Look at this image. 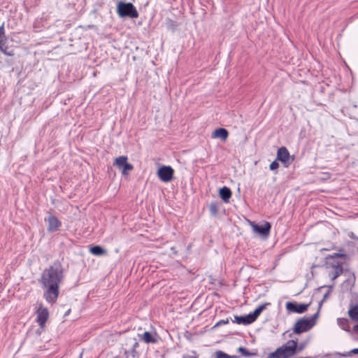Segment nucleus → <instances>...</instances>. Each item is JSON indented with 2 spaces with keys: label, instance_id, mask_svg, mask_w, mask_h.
Returning a JSON list of instances; mask_svg holds the SVG:
<instances>
[{
  "label": "nucleus",
  "instance_id": "obj_13",
  "mask_svg": "<svg viewBox=\"0 0 358 358\" xmlns=\"http://www.w3.org/2000/svg\"><path fill=\"white\" fill-rule=\"evenodd\" d=\"M48 222V231L49 232H54L59 229L62 226L60 220L55 215H50L45 220Z\"/></svg>",
  "mask_w": 358,
  "mask_h": 358
},
{
  "label": "nucleus",
  "instance_id": "obj_27",
  "mask_svg": "<svg viewBox=\"0 0 358 358\" xmlns=\"http://www.w3.org/2000/svg\"><path fill=\"white\" fill-rule=\"evenodd\" d=\"M352 354H357L358 355V348H354L346 354L343 355V356H350Z\"/></svg>",
  "mask_w": 358,
  "mask_h": 358
},
{
  "label": "nucleus",
  "instance_id": "obj_7",
  "mask_svg": "<svg viewBox=\"0 0 358 358\" xmlns=\"http://www.w3.org/2000/svg\"><path fill=\"white\" fill-rule=\"evenodd\" d=\"M174 170L170 166H162L157 170V176L164 182L172 180Z\"/></svg>",
  "mask_w": 358,
  "mask_h": 358
},
{
  "label": "nucleus",
  "instance_id": "obj_4",
  "mask_svg": "<svg viewBox=\"0 0 358 358\" xmlns=\"http://www.w3.org/2000/svg\"><path fill=\"white\" fill-rule=\"evenodd\" d=\"M117 13L121 17H129L131 18H137L138 17V13L136 7L129 2H119L117 6Z\"/></svg>",
  "mask_w": 358,
  "mask_h": 358
},
{
  "label": "nucleus",
  "instance_id": "obj_9",
  "mask_svg": "<svg viewBox=\"0 0 358 358\" xmlns=\"http://www.w3.org/2000/svg\"><path fill=\"white\" fill-rule=\"evenodd\" d=\"M250 226L254 232L260 234L263 237H268L270 234L271 225L268 222H264L262 226H259L255 222H251Z\"/></svg>",
  "mask_w": 358,
  "mask_h": 358
},
{
  "label": "nucleus",
  "instance_id": "obj_23",
  "mask_svg": "<svg viewBox=\"0 0 358 358\" xmlns=\"http://www.w3.org/2000/svg\"><path fill=\"white\" fill-rule=\"evenodd\" d=\"M238 352H240L242 354L243 356L246 357H252L255 355V353L248 352L246 348H243V347L238 348Z\"/></svg>",
  "mask_w": 358,
  "mask_h": 358
},
{
  "label": "nucleus",
  "instance_id": "obj_17",
  "mask_svg": "<svg viewBox=\"0 0 358 358\" xmlns=\"http://www.w3.org/2000/svg\"><path fill=\"white\" fill-rule=\"evenodd\" d=\"M348 314L352 321L358 322V304L351 305Z\"/></svg>",
  "mask_w": 358,
  "mask_h": 358
},
{
  "label": "nucleus",
  "instance_id": "obj_26",
  "mask_svg": "<svg viewBox=\"0 0 358 358\" xmlns=\"http://www.w3.org/2000/svg\"><path fill=\"white\" fill-rule=\"evenodd\" d=\"M279 167V164L277 161H273L271 163L269 168L271 170L273 171L277 169Z\"/></svg>",
  "mask_w": 358,
  "mask_h": 358
},
{
  "label": "nucleus",
  "instance_id": "obj_3",
  "mask_svg": "<svg viewBox=\"0 0 358 358\" xmlns=\"http://www.w3.org/2000/svg\"><path fill=\"white\" fill-rule=\"evenodd\" d=\"M270 304V303H265L262 304L259 306L252 313H250L245 316L235 315L234 320H233V322H236L238 324H250L254 322L262 313V312L265 310L266 307Z\"/></svg>",
  "mask_w": 358,
  "mask_h": 358
},
{
  "label": "nucleus",
  "instance_id": "obj_2",
  "mask_svg": "<svg viewBox=\"0 0 358 358\" xmlns=\"http://www.w3.org/2000/svg\"><path fill=\"white\" fill-rule=\"evenodd\" d=\"M319 313L320 308L313 316L297 320L294 324L293 331L296 334H300L310 330L315 324Z\"/></svg>",
  "mask_w": 358,
  "mask_h": 358
},
{
  "label": "nucleus",
  "instance_id": "obj_29",
  "mask_svg": "<svg viewBox=\"0 0 358 358\" xmlns=\"http://www.w3.org/2000/svg\"><path fill=\"white\" fill-rule=\"evenodd\" d=\"M342 266L341 263L337 262V263H333L331 264V267L333 268L334 270L337 269V266Z\"/></svg>",
  "mask_w": 358,
  "mask_h": 358
},
{
  "label": "nucleus",
  "instance_id": "obj_1",
  "mask_svg": "<svg viewBox=\"0 0 358 358\" xmlns=\"http://www.w3.org/2000/svg\"><path fill=\"white\" fill-rule=\"evenodd\" d=\"M62 278L63 271L59 265L50 266L43 271L40 282L44 289L43 296L47 302L52 304L56 303Z\"/></svg>",
  "mask_w": 358,
  "mask_h": 358
},
{
  "label": "nucleus",
  "instance_id": "obj_30",
  "mask_svg": "<svg viewBox=\"0 0 358 358\" xmlns=\"http://www.w3.org/2000/svg\"><path fill=\"white\" fill-rule=\"evenodd\" d=\"M348 236H349L350 238H352V239H355V240H357V238H358V237H357V236H355V234L352 231H351V232H350V233L348 234Z\"/></svg>",
  "mask_w": 358,
  "mask_h": 358
},
{
  "label": "nucleus",
  "instance_id": "obj_32",
  "mask_svg": "<svg viewBox=\"0 0 358 358\" xmlns=\"http://www.w3.org/2000/svg\"><path fill=\"white\" fill-rule=\"evenodd\" d=\"M229 323V320L227 319L226 320H220L217 324H228Z\"/></svg>",
  "mask_w": 358,
  "mask_h": 358
},
{
  "label": "nucleus",
  "instance_id": "obj_18",
  "mask_svg": "<svg viewBox=\"0 0 358 358\" xmlns=\"http://www.w3.org/2000/svg\"><path fill=\"white\" fill-rule=\"evenodd\" d=\"M337 323L342 329L348 332L350 331V323L347 318H338L337 320Z\"/></svg>",
  "mask_w": 358,
  "mask_h": 358
},
{
  "label": "nucleus",
  "instance_id": "obj_8",
  "mask_svg": "<svg viewBox=\"0 0 358 358\" xmlns=\"http://www.w3.org/2000/svg\"><path fill=\"white\" fill-rule=\"evenodd\" d=\"M279 348L287 358H289L294 355L297 351V341L294 340H289Z\"/></svg>",
  "mask_w": 358,
  "mask_h": 358
},
{
  "label": "nucleus",
  "instance_id": "obj_5",
  "mask_svg": "<svg viewBox=\"0 0 358 358\" xmlns=\"http://www.w3.org/2000/svg\"><path fill=\"white\" fill-rule=\"evenodd\" d=\"M113 164L121 171L124 176H127L129 171L134 169V166L128 162L127 156L122 155L115 159Z\"/></svg>",
  "mask_w": 358,
  "mask_h": 358
},
{
  "label": "nucleus",
  "instance_id": "obj_6",
  "mask_svg": "<svg viewBox=\"0 0 358 358\" xmlns=\"http://www.w3.org/2000/svg\"><path fill=\"white\" fill-rule=\"evenodd\" d=\"M36 320L38 322L41 331H43L45 324L49 318V311L43 304H40L36 310Z\"/></svg>",
  "mask_w": 358,
  "mask_h": 358
},
{
  "label": "nucleus",
  "instance_id": "obj_12",
  "mask_svg": "<svg viewBox=\"0 0 358 358\" xmlns=\"http://www.w3.org/2000/svg\"><path fill=\"white\" fill-rule=\"evenodd\" d=\"M277 159L280 161L285 167H288L292 160L288 150L285 147H281L278 149L277 152Z\"/></svg>",
  "mask_w": 358,
  "mask_h": 358
},
{
  "label": "nucleus",
  "instance_id": "obj_24",
  "mask_svg": "<svg viewBox=\"0 0 358 358\" xmlns=\"http://www.w3.org/2000/svg\"><path fill=\"white\" fill-rule=\"evenodd\" d=\"M347 255L345 253L337 252L334 253L328 256L327 259H335V258H346Z\"/></svg>",
  "mask_w": 358,
  "mask_h": 358
},
{
  "label": "nucleus",
  "instance_id": "obj_22",
  "mask_svg": "<svg viewBox=\"0 0 358 358\" xmlns=\"http://www.w3.org/2000/svg\"><path fill=\"white\" fill-rule=\"evenodd\" d=\"M269 358H287V357L282 353L281 350L278 348L275 352L270 354Z\"/></svg>",
  "mask_w": 358,
  "mask_h": 358
},
{
  "label": "nucleus",
  "instance_id": "obj_34",
  "mask_svg": "<svg viewBox=\"0 0 358 358\" xmlns=\"http://www.w3.org/2000/svg\"><path fill=\"white\" fill-rule=\"evenodd\" d=\"M353 329L355 332L358 333V324L355 325Z\"/></svg>",
  "mask_w": 358,
  "mask_h": 358
},
{
  "label": "nucleus",
  "instance_id": "obj_11",
  "mask_svg": "<svg viewBox=\"0 0 358 358\" xmlns=\"http://www.w3.org/2000/svg\"><path fill=\"white\" fill-rule=\"evenodd\" d=\"M310 304V303H297L289 301L286 303L285 307L289 312L301 314L307 310Z\"/></svg>",
  "mask_w": 358,
  "mask_h": 358
},
{
  "label": "nucleus",
  "instance_id": "obj_14",
  "mask_svg": "<svg viewBox=\"0 0 358 358\" xmlns=\"http://www.w3.org/2000/svg\"><path fill=\"white\" fill-rule=\"evenodd\" d=\"M141 339L145 342V343H157V335L156 333L151 334L148 331H145L141 336Z\"/></svg>",
  "mask_w": 358,
  "mask_h": 358
},
{
  "label": "nucleus",
  "instance_id": "obj_33",
  "mask_svg": "<svg viewBox=\"0 0 358 358\" xmlns=\"http://www.w3.org/2000/svg\"><path fill=\"white\" fill-rule=\"evenodd\" d=\"M304 348V345L301 344L299 346L297 345V350L298 351H301Z\"/></svg>",
  "mask_w": 358,
  "mask_h": 358
},
{
  "label": "nucleus",
  "instance_id": "obj_15",
  "mask_svg": "<svg viewBox=\"0 0 358 358\" xmlns=\"http://www.w3.org/2000/svg\"><path fill=\"white\" fill-rule=\"evenodd\" d=\"M229 136L228 131L224 128H219L215 129L212 134V138H220L223 141H226Z\"/></svg>",
  "mask_w": 358,
  "mask_h": 358
},
{
  "label": "nucleus",
  "instance_id": "obj_19",
  "mask_svg": "<svg viewBox=\"0 0 358 358\" xmlns=\"http://www.w3.org/2000/svg\"><path fill=\"white\" fill-rule=\"evenodd\" d=\"M138 343L136 341L130 350L124 351V355L127 357L131 356L132 358H136L138 357V353L136 349L138 347Z\"/></svg>",
  "mask_w": 358,
  "mask_h": 358
},
{
  "label": "nucleus",
  "instance_id": "obj_25",
  "mask_svg": "<svg viewBox=\"0 0 358 358\" xmlns=\"http://www.w3.org/2000/svg\"><path fill=\"white\" fill-rule=\"evenodd\" d=\"M209 210L213 215H216L218 212L217 206L215 203H211Z\"/></svg>",
  "mask_w": 358,
  "mask_h": 358
},
{
  "label": "nucleus",
  "instance_id": "obj_10",
  "mask_svg": "<svg viewBox=\"0 0 358 358\" xmlns=\"http://www.w3.org/2000/svg\"><path fill=\"white\" fill-rule=\"evenodd\" d=\"M0 50L8 56L13 55V52L12 50H8V47L7 45V37L6 36L3 23L0 27Z\"/></svg>",
  "mask_w": 358,
  "mask_h": 358
},
{
  "label": "nucleus",
  "instance_id": "obj_31",
  "mask_svg": "<svg viewBox=\"0 0 358 358\" xmlns=\"http://www.w3.org/2000/svg\"><path fill=\"white\" fill-rule=\"evenodd\" d=\"M182 358H197V357L195 355H184Z\"/></svg>",
  "mask_w": 358,
  "mask_h": 358
},
{
  "label": "nucleus",
  "instance_id": "obj_35",
  "mask_svg": "<svg viewBox=\"0 0 358 358\" xmlns=\"http://www.w3.org/2000/svg\"><path fill=\"white\" fill-rule=\"evenodd\" d=\"M357 240H358V238H357Z\"/></svg>",
  "mask_w": 358,
  "mask_h": 358
},
{
  "label": "nucleus",
  "instance_id": "obj_21",
  "mask_svg": "<svg viewBox=\"0 0 358 358\" xmlns=\"http://www.w3.org/2000/svg\"><path fill=\"white\" fill-rule=\"evenodd\" d=\"M343 273V266H337V269L335 270L334 272L329 273V276L331 277L332 280H336L338 277H339Z\"/></svg>",
  "mask_w": 358,
  "mask_h": 358
},
{
  "label": "nucleus",
  "instance_id": "obj_28",
  "mask_svg": "<svg viewBox=\"0 0 358 358\" xmlns=\"http://www.w3.org/2000/svg\"><path fill=\"white\" fill-rule=\"evenodd\" d=\"M227 357L232 358L231 357H228L226 354H224L222 352H217L216 358H227Z\"/></svg>",
  "mask_w": 358,
  "mask_h": 358
},
{
  "label": "nucleus",
  "instance_id": "obj_16",
  "mask_svg": "<svg viewBox=\"0 0 358 358\" xmlns=\"http://www.w3.org/2000/svg\"><path fill=\"white\" fill-rule=\"evenodd\" d=\"M220 196L224 202H228L229 199L231 197L232 193L231 189L227 187H222L220 191Z\"/></svg>",
  "mask_w": 358,
  "mask_h": 358
},
{
  "label": "nucleus",
  "instance_id": "obj_20",
  "mask_svg": "<svg viewBox=\"0 0 358 358\" xmlns=\"http://www.w3.org/2000/svg\"><path fill=\"white\" fill-rule=\"evenodd\" d=\"M90 252L92 255H96V256L105 255L106 253V251L99 245H95V246L91 247L90 249Z\"/></svg>",
  "mask_w": 358,
  "mask_h": 358
}]
</instances>
